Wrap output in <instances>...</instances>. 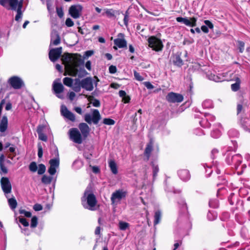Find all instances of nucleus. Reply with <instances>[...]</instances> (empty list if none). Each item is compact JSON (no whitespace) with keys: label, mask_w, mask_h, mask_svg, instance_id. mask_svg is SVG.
I'll list each match as a JSON object with an SVG mask.
<instances>
[{"label":"nucleus","mask_w":250,"mask_h":250,"mask_svg":"<svg viewBox=\"0 0 250 250\" xmlns=\"http://www.w3.org/2000/svg\"><path fill=\"white\" fill-rule=\"evenodd\" d=\"M39 138L42 141H46L47 138L46 135H45L43 132L41 133H38Z\"/></svg>","instance_id":"6e6d98bb"},{"label":"nucleus","mask_w":250,"mask_h":250,"mask_svg":"<svg viewBox=\"0 0 250 250\" xmlns=\"http://www.w3.org/2000/svg\"><path fill=\"white\" fill-rule=\"evenodd\" d=\"M0 184L2 189L5 194L11 192V185L8 178L2 177L0 180Z\"/></svg>","instance_id":"2eb2a0df"},{"label":"nucleus","mask_w":250,"mask_h":250,"mask_svg":"<svg viewBox=\"0 0 250 250\" xmlns=\"http://www.w3.org/2000/svg\"><path fill=\"white\" fill-rule=\"evenodd\" d=\"M33 208L35 211H40L42 210V207L40 204H36L34 206Z\"/></svg>","instance_id":"e2e57ef3"},{"label":"nucleus","mask_w":250,"mask_h":250,"mask_svg":"<svg viewBox=\"0 0 250 250\" xmlns=\"http://www.w3.org/2000/svg\"><path fill=\"white\" fill-rule=\"evenodd\" d=\"M57 13L58 16L62 18L63 15V12L62 8H57Z\"/></svg>","instance_id":"69168bd1"},{"label":"nucleus","mask_w":250,"mask_h":250,"mask_svg":"<svg viewBox=\"0 0 250 250\" xmlns=\"http://www.w3.org/2000/svg\"><path fill=\"white\" fill-rule=\"evenodd\" d=\"M62 53V47L50 49L49 52V58L52 62H55L60 57Z\"/></svg>","instance_id":"ddd939ff"},{"label":"nucleus","mask_w":250,"mask_h":250,"mask_svg":"<svg viewBox=\"0 0 250 250\" xmlns=\"http://www.w3.org/2000/svg\"><path fill=\"white\" fill-rule=\"evenodd\" d=\"M109 167L114 174H117L118 173V167L117 165L114 160H110L108 162Z\"/></svg>","instance_id":"cd10ccee"},{"label":"nucleus","mask_w":250,"mask_h":250,"mask_svg":"<svg viewBox=\"0 0 250 250\" xmlns=\"http://www.w3.org/2000/svg\"><path fill=\"white\" fill-rule=\"evenodd\" d=\"M75 83L74 84V85H72V86L71 87H72V89L76 92H78L79 91H80L81 90V82H80L79 79H76L75 80Z\"/></svg>","instance_id":"2f4dec72"},{"label":"nucleus","mask_w":250,"mask_h":250,"mask_svg":"<svg viewBox=\"0 0 250 250\" xmlns=\"http://www.w3.org/2000/svg\"><path fill=\"white\" fill-rule=\"evenodd\" d=\"M88 100L94 106L99 107L100 106V101L97 99H94L92 96H89Z\"/></svg>","instance_id":"473e14b6"},{"label":"nucleus","mask_w":250,"mask_h":250,"mask_svg":"<svg viewBox=\"0 0 250 250\" xmlns=\"http://www.w3.org/2000/svg\"><path fill=\"white\" fill-rule=\"evenodd\" d=\"M94 51L93 50H88L85 52L84 54V58H88L93 55Z\"/></svg>","instance_id":"13d9d810"},{"label":"nucleus","mask_w":250,"mask_h":250,"mask_svg":"<svg viewBox=\"0 0 250 250\" xmlns=\"http://www.w3.org/2000/svg\"><path fill=\"white\" fill-rule=\"evenodd\" d=\"M178 203L179 204H181L182 208L184 211L187 210V207L185 200L183 199H181L178 202Z\"/></svg>","instance_id":"603ef678"},{"label":"nucleus","mask_w":250,"mask_h":250,"mask_svg":"<svg viewBox=\"0 0 250 250\" xmlns=\"http://www.w3.org/2000/svg\"><path fill=\"white\" fill-rule=\"evenodd\" d=\"M63 83L64 85L68 87H71L73 83V80L69 77H65L63 79Z\"/></svg>","instance_id":"f704fd0d"},{"label":"nucleus","mask_w":250,"mask_h":250,"mask_svg":"<svg viewBox=\"0 0 250 250\" xmlns=\"http://www.w3.org/2000/svg\"><path fill=\"white\" fill-rule=\"evenodd\" d=\"M61 112L62 114L65 118H67L71 121H75V116L74 114L69 111L65 105L61 106Z\"/></svg>","instance_id":"a211bd4d"},{"label":"nucleus","mask_w":250,"mask_h":250,"mask_svg":"<svg viewBox=\"0 0 250 250\" xmlns=\"http://www.w3.org/2000/svg\"><path fill=\"white\" fill-rule=\"evenodd\" d=\"M114 43L116 46H114L113 48L115 50L117 49V47L122 48L127 46V42L124 39V35L123 33H119L118 35V38L114 40Z\"/></svg>","instance_id":"9d476101"},{"label":"nucleus","mask_w":250,"mask_h":250,"mask_svg":"<svg viewBox=\"0 0 250 250\" xmlns=\"http://www.w3.org/2000/svg\"><path fill=\"white\" fill-rule=\"evenodd\" d=\"M43 155V151L41 146L38 148V155L39 158H42Z\"/></svg>","instance_id":"774afa93"},{"label":"nucleus","mask_w":250,"mask_h":250,"mask_svg":"<svg viewBox=\"0 0 250 250\" xmlns=\"http://www.w3.org/2000/svg\"><path fill=\"white\" fill-rule=\"evenodd\" d=\"M38 224V218L36 216H33L31 219V227L34 228L37 227Z\"/></svg>","instance_id":"de8ad7c7"},{"label":"nucleus","mask_w":250,"mask_h":250,"mask_svg":"<svg viewBox=\"0 0 250 250\" xmlns=\"http://www.w3.org/2000/svg\"><path fill=\"white\" fill-rule=\"evenodd\" d=\"M65 24L68 27H71L74 25V22L70 18H67L65 21Z\"/></svg>","instance_id":"4d7b16f0"},{"label":"nucleus","mask_w":250,"mask_h":250,"mask_svg":"<svg viewBox=\"0 0 250 250\" xmlns=\"http://www.w3.org/2000/svg\"><path fill=\"white\" fill-rule=\"evenodd\" d=\"M0 4L8 10H17L15 20L17 21H21L22 17L21 11L22 7V1H19L18 0H0Z\"/></svg>","instance_id":"f03ea898"},{"label":"nucleus","mask_w":250,"mask_h":250,"mask_svg":"<svg viewBox=\"0 0 250 250\" xmlns=\"http://www.w3.org/2000/svg\"><path fill=\"white\" fill-rule=\"evenodd\" d=\"M204 22L206 25H202L201 29L205 33H208L209 32L208 28L211 29H213L214 27L213 24L208 20H205Z\"/></svg>","instance_id":"b1692460"},{"label":"nucleus","mask_w":250,"mask_h":250,"mask_svg":"<svg viewBox=\"0 0 250 250\" xmlns=\"http://www.w3.org/2000/svg\"><path fill=\"white\" fill-rule=\"evenodd\" d=\"M228 73H223L216 75L213 74H209L208 75V78L211 81L215 82H220L224 81H228L229 78L227 77V75Z\"/></svg>","instance_id":"f8f14e48"},{"label":"nucleus","mask_w":250,"mask_h":250,"mask_svg":"<svg viewBox=\"0 0 250 250\" xmlns=\"http://www.w3.org/2000/svg\"><path fill=\"white\" fill-rule=\"evenodd\" d=\"M81 85L83 88L88 91H92L93 89V80L91 78L87 77L81 82Z\"/></svg>","instance_id":"dca6fc26"},{"label":"nucleus","mask_w":250,"mask_h":250,"mask_svg":"<svg viewBox=\"0 0 250 250\" xmlns=\"http://www.w3.org/2000/svg\"><path fill=\"white\" fill-rule=\"evenodd\" d=\"M62 61L65 66V72L64 75L68 74L71 76H78L82 78L87 74L83 67L79 68V63L82 61L81 55L65 53L62 56Z\"/></svg>","instance_id":"f257e3e1"},{"label":"nucleus","mask_w":250,"mask_h":250,"mask_svg":"<svg viewBox=\"0 0 250 250\" xmlns=\"http://www.w3.org/2000/svg\"><path fill=\"white\" fill-rule=\"evenodd\" d=\"M84 120L89 124H91V123L92 122V115L88 113L85 114Z\"/></svg>","instance_id":"09e8293b"},{"label":"nucleus","mask_w":250,"mask_h":250,"mask_svg":"<svg viewBox=\"0 0 250 250\" xmlns=\"http://www.w3.org/2000/svg\"><path fill=\"white\" fill-rule=\"evenodd\" d=\"M202 106L205 108L212 107V104L211 101L209 100H207L204 101L202 103Z\"/></svg>","instance_id":"a19ab883"},{"label":"nucleus","mask_w":250,"mask_h":250,"mask_svg":"<svg viewBox=\"0 0 250 250\" xmlns=\"http://www.w3.org/2000/svg\"><path fill=\"white\" fill-rule=\"evenodd\" d=\"M92 122L94 124H97L101 119V115L98 110L95 109L92 110Z\"/></svg>","instance_id":"393cba45"},{"label":"nucleus","mask_w":250,"mask_h":250,"mask_svg":"<svg viewBox=\"0 0 250 250\" xmlns=\"http://www.w3.org/2000/svg\"><path fill=\"white\" fill-rule=\"evenodd\" d=\"M119 95L120 97L122 98V101L124 103H128L130 102V98L129 96L126 95V92L125 91H119Z\"/></svg>","instance_id":"c85d7f7f"},{"label":"nucleus","mask_w":250,"mask_h":250,"mask_svg":"<svg viewBox=\"0 0 250 250\" xmlns=\"http://www.w3.org/2000/svg\"><path fill=\"white\" fill-rule=\"evenodd\" d=\"M129 226V225L128 223L125 222L123 221H120L119 223V227L120 229L122 230H125L127 229Z\"/></svg>","instance_id":"4c0bfd02"},{"label":"nucleus","mask_w":250,"mask_h":250,"mask_svg":"<svg viewBox=\"0 0 250 250\" xmlns=\"http://www.w3.org/2000/svg\"><path fill=\"white\" fill-rule=\"evenodd\" d=\"M79 128L81 131V134L84 138H86L90 132V128L86 123H80L79 125Z\"/></svg>","instance_id":"aec40b11"},{"label":"nucleus","mask_w":250,"mask_h":250,"mask_svg":"<svg viewBox=\"0 0 250 250\" xmlns=\"http://www.w3.org/2000/svg\"><path fill=\"white\" fill-rule=\"evenodd\" d=\"M116 13V11L112 9H105V14L106 16L108 18H111L115 17Z\"/></svg>","instance_id":"c9c22d12"},{"label":"nucleus","mask_w":250,"mask_h":250,"mask_svg":"<svg viewBox=\"0 0 250 250\" xmlns=\"http://www.w3.org/2000/svg\"><path fill=\"white\" fill-rule=\"evenodd\" d=\"M211 136L214 138H217L221 136V132L218 129L213 130L211 132Z\"/></svg>","instance_id":"a18cd8bd"},{"label":"nucleus","mask_w":250,"mask_h":250,"mask_svg":"<svg viewBox=\"0 0 250 250\" xmlns=\"http://www.w3.org/2000/svg\"><path fill=\"white\" fill-rule=\"evenodd\" d=\"M44 127H45V126L43 125H40L38 126L37 129V132L38 134L42 133Z\"/></svg>","instance_id":"338daca9"},{"label":"nucleus","mask_w":250,"mask_h":250,"mask_svg":"<svg viewBox=\"0 0 250 250\" xmlns=\"http://www.w3.org/2000/svg\"><path fill=\"white\" fill-rule=\"evenodd\" d=\"M8 204L11 209H14L17 207V202L14 198L8 199Z\"/></svg>","instance_id":"e433bc0d"},{"label":"nucleus","mask_w":250,"mask_h":250,"mask_svg":"<svg viewBox=\"0 0 250 250\" xmlns=\"http://www.w3.org/2000/svg\"><path fill=\"white\" fill-rule=\"evenodd\" d=\"M206 118L202 119V120L200 121V124L204 127H208L210 125L208 122V120L213 121L215 117L209 114H208L206 115Z\"/></svg>","instance_id":"412c9836"},{"label":"nucleus","mask_w":250,"mask_h":250,"mask_svg":"<svg viewBox=\"0 0 250 250\" xmlns=\"http://www.w3.org/2000/svg\"><path fill=\"white\" fill-rule=\"evenodd\" d=\"M126 195V192L123 189H119L112 193L111 201L112 205H117Z\"/></svg>","instance_id":"423d86ee"},{"label":"nucleus","mask_w":250,"mask_h":250,"mask_svg":"<svg viewBox=\"0 0 250 250\" xmlns=\"http://www.w3.org/2000/svg\"><path fill=\"white\" fill-rule=\"evenodd\" d=\"M8 128V119L6 116H3L0 121V132H4Z\"/></svg>","instance_id":"4be33fe9"},{"label":"nucleus","mask_w":250,"mask_h":250,"mask_svg":"<svg viewBox=\"0 0 250 250\" xmlns=\"http://www.w3.org/2000/svg\"><path fill=\"white\" fill-rule=\"evenodd\" d=\"M153 148V143L152 141L147 144L145 151V155L147 156V159L148 160L149 158L150 153L152 150Z\"/></svg>","instance_id":"c756f323"},{"label":"nucleus","mask_w":250,"mask_h":250,"mask_svg":"<svg viewBox=\"0 0 250 250\" xmlns=\"http://www.w3.org/2000/svg\"><path fill=\"white\" fill-rule=\"evenodd\" d=\"M83 7L80 4L71 5L69 9V13L74 19L79 18L82 13Z\"/></svg>","instance_id":"6e6552de"},{"label":"nucleus","mask_w":250,"mask_h":250,"mask_svg":"<svg viewBox=\"0 0 250 250\" xmlns=\"http://www.w3.org/2000/svg\"><path fill=\"white\" fill-rule=\"evenodd\" d=\"M38 173L39 175L43 174L46 170V167L43 164H40L38 166Z\"/></svg>","instance_id":"79ce46f5"},{"label":"nucleus","mask_w":250,"mask_h":250,"mask_svg":"<svg viewBox=\"0 0 250 250\" xmlns=\"http://www.w3.org/2000/svg\"><path fill=\"white\" fill-rule=\"evenodd\" d=\"M144 84L148 89H152L154 88L153 85L149 82H145L144 83Z\"/></svg>","instance_id":"bf43d9fd"},{"label":"nucleus","mask_w":250,"mask_h":250,"mask_svg":"<svg viewBox=\"0 0 250 250\" xmlns=\"http://www.w3.org/2000/svg\"><path fill=\"white\" fill-rule=\"evenodd\" d=\"M20 213L21 214H23L25 217H30L31 216V213L29 211H27L26 210H22L21 211Z\"/></svg>","instance_id":"0e129e2a"},{"label":"nucleus","mask_w":250,"mask_h":250,"mask_svg":"<svg viewBox=\"0 0 250 250\" xmlns=\"http://www.w3.org/2000/svg\"><path fill=\"white\" fill-rule=\"evenodd\" d=\"M53 89L54 91L56 96L60 99H63V96L60 94L63 91L64 87L61 83L54 81L53 84Z\"/></svg>","instance_id":"f3484780"},{"label":"nucleus","mask_w":250,"mask_h":250,"mask_svg":"<svg viewBox=\"0 0 250 250\" xmlns=\"http://www.w3.org/2000/svg\"><path fill=\"white\" fill-rule=\"evenodd\" d=\"M82 204L85 208L90 210H95L97 204L95 196L90 191L85 190L82 198Z\"/></svg>","instance_id":"7ed1b4c3"},{"label":"nucleus","mask_w":250,"mask_h":250,"mask_svg":"<svg viewBox=\"0 0 250 250\" xmlns=\"http://www.w3.org/2000/svg\"><path fill=\"white\" fill-rule=\"evenodd\" d=\"M231 161L232 163L236 167L241 164L242 158L239 154H236L231 157Z\"/></svg>","instance_id":"bb28decb"},{"label":"nucleus","mask_w":250,"mask_h":250,"mask_svg":"<svg viewBox=\"0 0 250 250\" xmlns=\"http://www.w3.org/2000/svg\"><path fill=\"white\" fill-rule=\"evenodd\" d=\"M197 19L195 17L188 18L187 17L183 18L179 17L176 18V21L179 22H182L185 25L190 26L194 27L196 25Z\"/></svg>","instance_id":"1a4fd4ad"},{"label":"nucleus","mask_w":250,"mask_h":250,"mask_svg":"<svg viewBox=\"0 0 250 250\" xmlns=\"http://www.w3.org/2000/svg\"><path fill=\"white\" fill-rule=\"evenodd\" d=\"M239 46V50L240 53H243L244 50L245 43L242 41H239L238 42Z\"/></svg>","instance_id":"8fccbe9b"},{"label":"nucleus","mask_w":250,"mask_h":250,"mask_svg":"<svg viewBox=\"0 0 250 250\" xmlns=\"http://www.w3.org/2000/svg\"><path fill=\"white\" fill-rule=\"evenodd\" d=\"M0 173L1 174H6L7 172V168L4 166V164H0Z\"/></svg>","instance_id":"5fc2aeb1"},{"label":"nucleus","mask_w":250,"mask_h":250,"mask_svg":"<svg viewBox=\"0 0 250 250\" xmlns=\"http://www.w3.org/2000/svg\"><path fill=\"white\" fill-rule=\"evenodd\" d=\"M68 134L70 140L73 142L78 144L82 143L83 136L78 129L72 128L69 130Z\"/></svg>","instance_id":"39448f33"},{"label":"nucleus","mask_w":250,"mask_h":250,"mask_svg":"<svg viewBox=\"0 0 250 250\" xmlns=\"http://www.w3.org/2000/svg\"><path fill=\"white\" fill-rule=\"evenodd\" d=\"M134 76L135 79L139 81H142L144 80L143 77H142L140 74L136 71H134Z\"/></svg>","instance_id":"3c124183"},{"label":"nucleus","mask_w":250,"mask_h":250,"mask_svg":"<svg viewBox=\"0 0 250 250\" xmlns=\"http://www.w3.org/2000/svg\"><path fill=\"white\" fill-rule=\"evenodd\" d=\"M29 168L31 172H35L37 170L38 167L35 162H31L29 166Z\"/></svg>","instance_id":"37998d69"},{"label":"nucleus","mask_w":250,"mask_h":250,"mask_svg":"<svg viewBox=\"0 0 250 250\" xmlns=\"http://www.w3.org/2000/svg\"><path fill=\"white\" fill-rule=\"evenodd\" d=\"M103 123L107 125H113L115 124V121L110 118H105L103 120Z\"/></svg>","instance_id":"49530a36"},{"label":"nucleus","mask_w":250,"mask_h":250,"mask_svg":"<svg viewBox=\"0 0 250 250\" xmlns=\"http://www.w3.org/2000/svg\"><path fill=\"white\" fill-rule=\"evenodd\" d=\"M52 155L55 158L51 159L49 162L50 166L48 168V172L50 175H53L55 174L56 169L59 167L60 164L59 152L57 148L55 147L52 150Z\"/></svg>","instance_id":"20e7f679"},{"label":"nucleus","mask_w":250,"mask_h":250,"mask_svg":"<svg viewBox=\"0 0 250 250\" xmlns=\"http://www.w3.org/2000/svg\"><path fill=\"white\" fill-rule=\"evenodd\" d=\"M161 218V213L159 210H157L155 213L154 224L156 225L159 223Z\"/></svg>","instance_id":"72a5a7b5"},{"label":"nucleus","mask_w":250,"mask_h":250,"mask_svg":"<svg viewBox=\"0 0 250 250\" xmlns=\"http://www.w3.org/2000/svg\"><path fill=\"white\" fill-rule=\"evenodd\" d=\"M52 180V178L50 176L43 175L42 178V182L44 184H49Z\"/></svg>","instance_id":"58836bf2"},{"label":"nucleus","mask_w":250,"mask_h":250,"mask_svg":"<svg viewBox=\"0 0 250 250\" xmlns=\"http://www.w3.org/2000/svg\"><path fill=\"white\" fill-rule=\"evenodd\" d=\"M152 167L153 169V178H155L157 175V173L159 171L158 166L154 163H152Z\"/></svg>","instance_id":"ea45409f"},{"label":"nucleus","mask_w":250,"mask_h":250,"mask_svg":"<svg viewBox=\"0 0 250 250\" xmlns=\"http://www.w3.org/2000/svg\"><path fill=\"white\" fill-rule=\"evenodd\" d=\"M241 81L239 78H237L236 79V83L231 85V88L233 91H237L240 88Z\"/></svg>","instance_id":"7c9ffc66"},{"label":"nucleus","mask_w":250,"mask_h":250,"mask_svg":"<svg viewBox=\"0 0 250 250\" xmlns=\"http://www.w3.org/2000/svg\"><path fill=\"white\" fill-rule=\"evenodd\" d=\"M148 42L149 46L156 51L161 50L163 47V45L160 40L155 37H151L148 38Z\"/></svg>","instance_id":"0eeeda50"},{"label":"nucleus","mask_w":250,"mask_h":250,"mask_svg":"<svg viewBox=\"0 0 250 250\" xmlns=\"http://www.w3.org/2000/svg\"><path fill=\"white\" fill-rule=\"evenodd\" d=\"M117 71V68L115 66L111 65L109 67V72L111 74H114Z\"/></svg>","instance_id":"052dcab7"},{"label":"nucleus","mask_w":250,"mask_h":250,"mask_svg":"<svg viewBox=\"0 0 250 250\" xmlns=\"http://www.w3.org/2000/svg\"><path fill=\"white\" fill-rule=\"evenodd\" d=\"M179 177L183 181L188 180L190 177L189 172L187 169H182L178 171Z\"/></svg>","instance_id":"5701e85b"},{"label":"nucleus","mask_w":250,"mask_h":250,"mask_svg":"<svg viewBox=\"0 0 250 250\" xmlns=\"http://www.w3.org/2000/svg\"><path fill=\"white\" fill-rule=\"evenodd\" d=\"M61 42L60 37L56 31H53L51 34V41L50 43V47L52 45H57Z\"/></svg>","instance_id":"6ab92c4d"},{"label":"nucleus","mask_w":250,"mask_h":250,"mask_svg":"<svg viewBox=\"0 0 250 250\" xmlns=\"http://www.w3.org/2000/svg\"><path fill=\"white\" fill-rule=\"evenodd\" d=\"M209 205L210 207L214 208H217L218 206L217 201L213 200H211L209 201Z\"/></svg>","instance_id":"680f3d73"},{"label":"nucleus","mask_w":250,"mask_h":250,"mask_svg":"<svg viewBox=\"0 0 250 250\" xmlns=\"http://www.w3.org/2000/svg\"><path fill=\"white\" fill-rule=\"evenodd\" d=\"M166 99L167 101L170 103H180L183 101V96L178 93L174 92H170L167 96Z\"/></svg>","instance_id":"4468645a"},{"label":"nucleus","mask_w":250,"mask_h":250,"mask_svg":"<svg viewBox=\"0 0 250 250\" xmlns=\"http://www.w3.org/2000/svg\"><path fill=\"white\" fill-rule=\"evenodd\" d=\"M8 83L10 85L16 89H20L23 85V81L17 76H13L8 80Z\"/></svg>","instance_id":"9b49d317"},{"label":"nucleus","mask_w":250,"mask_h":250,"mask_svg":"<svg viewBox=\"0 0 250 250\" xmlns=\"http://www.w3.org/2000/svg\"><path fill=\"white\" fill-rule=\"evenodd\" d=\"M19 221L24 227H27L29 226L28 222L24 218H20Z\"/></svg>","instance_id":"864d4df0"},{"label":"nucleus","mask_w":250,"mask_h":250,"mask_svg":"<svg viewBox=\"0 0 250 250\" xmlns=\"http://www.w3.org/2000/svg\"><path fill=\"white\" fill-rule=\"evenodd\" d=\"M207 218L209 221L214 220L217 218V214L215 213H212L209 211L207 214Z\"/></svg>","instance_id":"c03bdc74"},{"label":"nucleus","mask_w":250,"mask_h":250,"mask_svg":"<svg viewBox=\"0 0 250 250\" xmlns=\"http://www.w3.org/2000/svg\"><path fill=\"white\" fill-rule=\"evenodd\" d=\"M172 62L174 64L178 66H181L183 64V62L180 57V55L178 54L173 55Z\"/></svg>","instance_id":"a878e982"}]
</instances>
